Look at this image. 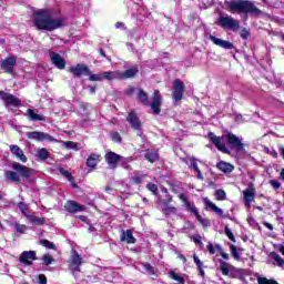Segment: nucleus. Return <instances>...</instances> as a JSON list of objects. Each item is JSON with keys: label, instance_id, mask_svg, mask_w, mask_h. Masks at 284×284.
<instances>
[{"label": "nucleus", "instance_id": "nucleus-1", "mask_svg": "<svg viewBox=\"0 0 284 284\" xmlns=\"http://www.w3.org/2000/svg\"><path fill=\"white\" fill-rule=\"evenodd\" d=\"M32 21L37 30H45L47 32H54L59 28L65 26V17L54 14L50 9H38L33 11Z\"/></svg>", "mask_w": 284, "mask_h": 284}, {"label": "nucleus", "instance_id": "nucleus-2", "mask_svg": "<svg viewBox=\"0 0 284 284\" xmlns=\"http://www.w3.org/2000/svg\"><path fill=\"white\" fill-rule=\"evenodd\" d=\"M229 10L234 14V12H244L245 14H253V17H261L262 11L254 2L250 0H232L229 2Z\"/></svg>", "mask_w": 284, "mask_h": 284}, {"label": "nucleus", "instance_id": "nucleus-3", "mask_svg": "<svg viewBox=\"0 0 284 284\" xmlns=\"http://www.w3.org/2000/svg\"><path fill=\"white\" fill-rule=\"evenodd\" d=\"M138 99L140 103H143V105H146V106L151 105V110H153L155 114H161V105L163 103V98L161 97V92H159V90L154 91L153 100L151 103H150V99L148 98V93H145L143 89H139Z\"/></svg>", "mask_w": 284, "mask_h": 284}, {"label": "nucleus", "instance_id": "nucleus-4", "mask_svg": "<svg viewBox=\"0 0 284 284\" xmlns=\"http://www.w3.org/2000/svg\"><path fill=\"white\" fill-rule=\"evenodd\" d=\"M216 26H220V28H223V30H232L233 32H236L241 28V22L232 16H222L217 19Z\"/></svg>", "mask_w": 284, "mask_h": 284}, {"label": "nucleus", "instance_id": "nucleus-5", "mask_svg": "<svg viewBox=\"0 0 284 284\" xmlns=\"http://www.w3.org/2000/svg\"><path fill=\"white\" fill-rule=\"evenodd\" d=\"M69 270L72 272L73 276L77 274V272H81V265H83V257L79 255V252L72 251L71 257L68 261Z\"/></svg>", "mask_w": 284, "mask_h": 284}, {"label": "nucleus", "instance_id": "nucleus-6", "mask_svg": "<svg viewBox=\"0 0 284 284\" xmlns=\"http://www.w3.org/2000/svg\"><path fill=\"white\" fill-rule=\"evenodd\" d=\"M211 143L217 148L220 152H223L224 154H230V150L227 146H225V138L223 136H216V134L209 132L207 134Z\"/></svg>", "mask_w": 284, "mask_h": 284}, {"label": "nucleus", "instance_id": "nucleus-7", "mask_svg": "<svg viewBox=\"0 0 284 284\" xmlns=\"http://www.w3.org/2000/svg\"><path fill=\"white\" fill-rule=\"evenodd\" d=\"M28 139H32L33 141H48L49 143H57V139L54 136L43 133L41 131H32L27 133Z\"/></svg>", "mask_w": 284, "mask_h": 284}, {"label": "nucleus", "instance_id": "nucleus-8", "mask_svg": "<svg viewBox=\"0 0 284 284\" xmlns=\"http://www.w3.org/2000/svg\"><path fill=\"white\" fill-rule=\"evenodd\" d=\"M243 196H244V205L246 207H251L256 196V189L254 187V183L248 184V186L243 191Z\"/></svg>", "mask_w": 284, "mask_h": 284}, {"label": "nucleus", "instance_id": "nucleus-9", "mask_svg": "<svg viewBox=\"0 0 284 284\" xmlns=\"http://www.w3.org/2000/svg\"><path fill=\"white\" fill-rule=\"evenodd\" d=\"M0 99L7 106L12 105L13 108H19V105H21V100H19V98L11 93H6L4 91H0Z\"/></svg>", "mask_w": 284, "mask_h": 284}, {"label": "nucleus", "instance_id": "nucleus-10", "mask_svg": "<svg viewBox=\"0 0 284 284\" xmlns=\"http://www.w3.org/2000/svg\"><path fill=\"white\" fill-rule=\"evenodd\" d=\"M14 65H17V57L11 55L0 62V68L7 74H12L14 72Z\"/></svg>", "mask_w": 284, "mask_h": 284}, {"label": "nucleus", "instance_id": "nucleus-11", "mask_svg": "<svg viewBox=\"0 0 284 284\" xmlns=\"http://www.w3.org/2000/svg\"><path fill=\"white\" fill-rule=\"evenodd\" d=\"M185 92V84L183 81L176 79L173 82V99L174 101H181L183 93Z\"/></svg>", "mask_w": 284, "mask_h": 284}, {"label": "nucleus", "instance_id": "nucleus-12", "mask_svg": "<svg viewBox=\"0 0 284 284\" xmlns=\"http://www.w3.org/2000/svg\"><path fill=\"white\" fill-rule=\"evenodd\" d=\"M69 72L74 77H88V74H90V68L85 64L78 63L75 65H71L69 68Z\"/></svg>", "mask_w": 284, "mask_h": 284}, {"label": "nucleus", "instance_id": "nucleus-13", "mask_svg": "<svg viewBox=\"0 0 284 284\" xmlns=\"http://www.w3.org/2000/svg\"><path fill=\"white\" fill-rule=\"evenodd\" d=\"M12 170L18 171V174H20V176H22V179H30V176H32V169L19 163V162H13L11 164Z\"/></svg>", "mask_w": 284, "mask_h": 284}, {"label": "nucleus", "instance_id": "nucleus-14", "mask_svg": "<svg viewBox=\"0 0 284 284\" xmlns=\"http://www.w3.org/2000/svg\"><path fill=\"white\" fill-rule=\"evenodd\" d=\"M20 263L22 265L30 266L33 261H37V252L34 251H23L19 256Z\"/></svg>", "mask_w": 284, "mask_h": 284}, {"label": "nucleus", "instance_id": "nucleus-15", "mask_svg": "<svg viewBox=\"0 0 284 284\" xmlns=\"http://www.w3.org/2000/svg\"><path fill=\"white\" fill-rule=\"evenodd\" d=\"M49 59L51 63L58 68V70H65V59H63L61 54L50 51Z\"/></svg>", "mask_w": 284, "mask_h": 284}, {"label": "nucleus", "instance_id": "nucleus-16", "mask_svg": "<svg viewBox=\"0 0 284 284\" xmlns=\"http://www.w3.org/2000/svg\"><path fill=\"white\" fill-rule=\"evenodd\" d=\"M119 159H121V155L116 154L112 151L105 153V155H104V160L106 161L110 170H116V168L119 165Z\"/></svg>", "mask_w": 284, "mask_h": 284}, {"label": "nucleus", "instance_id": "nucleus-17", "mask_svg": "<svg viewBox=\"0 0 284 284\" xmlns=\"http://www.w3.org/2000/svg\"><path fill=\"white\" fill-rule=\"evenodd\" d=\"M9 150H10L12 156H16L18 159V161H21V163H28V156L26 155L23 150L21 148H19V145L11 144V145H9Z\"/></svg>", "mask_w": 284, "mask_h": 284}, {"label": "nucleus", "instance_id": "nucleus-18", "mask_svg": "<svg viewBox=\"0 0 284 284\" xmlns=\"http://www.w3.org/2000/svg\"><path fill=\"white\" fill-rule=\"evenodd\" d=\"M203 203L206 206V210H210L211 212H214L216 215L220 216V219H227L229 216L223 214V209L216 206V204L212 201H210V199L204 197L203 199Z\"/></svg>", "mask_w": 284, "mask_h": 284}, {"label": "nucleus", "instance_id": "nucleus-19", "mask_svg": "<svg viewBox=\"0 0 284 284\" xmlns=\"http://www.w3.org/2000/svg\"><path fill=\"white\" fill-rule=\"evenodd\" d=\"M226 141L229 145H232V148H235L237 152H243L244 144L243 142H241V139H239V136H236L234 133L226 134Z\"/></svg>", "mask_w": 284, "mask_h": 284}, {"label": "nucleus", "instance_id": "nucleus-20", "mask_svg": "<svg viewBox=\"0 0 284 284\" xmlns=\"http://www.w3.org/2000/svg\"><path fill=\"white\" fill-rule=\"evenodd\" d=\"M210 41L214 43V45H217L219 48H223L224 50H233L234 44L227 40H223L220 38H216L214 36H209Z\"/></svg>", "mask_w": 284, "mask_h": 284}, {"label": "nucleus", "instance_id": "nucleus-21", "mask_svg": "<svg viewBox=\"0 0 284 284\" xmlns=\"http://www.w3.org/2000/svg\"><path fill=\"white\" fill-rule=\"evenodd\" d=\"M64 209L67 212H70V214H77V212L85 211V205H81L75 201H68Z\"/></svg>", "mask_w": 284, "mask_h": 284}, {"label": "nucleus", "instance_id": "nucleus-22", "mask_svg": "<svg viewBox=\"0 0 284 284\" xmlns=\"http://www.w3.org/2000/svg\"><path fill=\"white\" fill-rule=\"evenodd\" d=\"M139 74V68L133 67L126 71H119V80L125 81L126 79H134Z\"/></svg>", "mask_w": 284, "mask_h": 284}, {"label": "nucleus", "instance_id": "nucleus-23", "mask_svg": "<svg viewBox=\"0 0 284 284\" xmlns=\"http://www.w3.org/2000/svg\"><path fill=\"white\" fill-rule=\"evenodd\" d=\"M126 121L128 123H130L133 130H141V120H139V116H136V113H134V111H131L128 114Z\"/></svg>", "mask_w": 284, "mask_h": 284}, {"label": "nucleus", "instance_id": "nucleus-24", "mask_svg": "<svg viewBox=\"0 0 284 284\" xmlns=\"http://www.w3.org/2000/svg\"><path fill=\"white\" fill-rule=\"evenodd\" d=\"M179 199H180V201H182V203H184V207H186V210H189V212H191L192 214H195V216L199 214V209H196L194 203H191L187 201V197L185 196V194L181 193L179 195Z\"/></svg>", "mask_w": 284, "mask_h": 284}, {"label": "nucleus", "instance_id": "nucleus-25", "mask_svg": "<svg viewBox=\"0 0 284 284\" xmlns=\"http://www.w3.org/2000/svg\"><path fill=\"white\" fill-rule=\"evenodd\" d=\"M120 240L122 242L128 243L129 245H132V244L136 243V239L132 234L131 230L122 231V233L120 235Z\"/></svg>", "mask_w": 284, "mask_h": 284}, {"label": "nucleus", "instance_id": "nucleus-26", "mask_svg": "<svg viewBox=\"0 0 284 284\" xmlns=\"http://www.w3.org/2000/svg\"><path fill=\"white\" fill-rule=\"evenodd\" d=\"M101 163V155L97 153H92L88 159H87V168L94 169Z\"/></svg>", "mask_w": 284, "mask_h": 284}, {"label": "nucleus", "instance_id": "nucleus-27", "mask_svg": "<svg viewBox=\"0 0 284 284\" xmlns=\"http://www.w3.org/2000/svg\"><path fill=\"white\" fill-rule=\"evenodd\" d=\"M24 116H27L29 121H45L43 114H38L34 112V109H28L24 113Z\"/></svg>", "mask_w": 284, "mask_h": 284}, {"label": "nucleus", "instance_id": "nucleus-28", "mask_svg": "<svg viewBox=\"0 0 284 284\" xmlns=\"http://www.w3.org/2000/svg\"><path fill=\"white\" fill-rule=\"evenodd\" d=\"M216 168H217V170H221V172H224L225 174H230V172L234 171V165H232L227 162H224V161L219 162L216 164Z\"/></svg>", "mask_w": 284, "mask_h": 284}, {"label": "nucleus", "instance_id": "nucleus-29", "mask_svg": "<svg viewBox=\"0 0 284 284\" xmlns=\"http://www.w3.org/2000/svg\"><path fill=\"white\" fill-rule=\"evenodd\" d=\"M4 176L7 181H11L12 183H21V178L19 176V173L14 171H6Z\"/></svg>", "mask_w": 284, "mask_h": 284}, {"label": "nucleus", "instance_id": "nucleus-30", "mask_svg": "<svg viewBox=\"0 0 284 284\" xmlns=\"http://www.w3.org/2000/svg\"><path fill=\"white\" fill-rule=\"evenodd\" d=\"M102 81H113L114 79L119 80V71H105L101 73Z\"/></svg>", "mask_w": 284, "mask_h": 284}, {"label": "nucleus", "instance_id": "nucleus-31", "mask_svg": "<svg viewBox=\"0 0 284 284\" xmlns=\"http://www.w3.org/2000/svg\"><path fill=\"white\" fill-rule=\"evenodd\" d=\"M271 258L274 261L273 265H277V267H284V260L276 252L270 253Z\"/></svg>", "mask_w": 284, "mask_h": 284}, {"label": "nucleus", "instance_id": "nucleus-32", "mask_svg": "<svg viewBox=\"0 0 284 284\" xmlns=\"http://www.w3.org/2000/svg\"><path fill=\"white\" fill-rule=\"evenodd\" d=\"M145 159L150 163H155V161H159V152L154 150H148L145 153Z\"/></svg>", "mask_w": 284, "mask_h": 284}, {"label": "nucleus", "instance_id": "nucleus-33", "mask_svg": "<svg viewBox=\"0 0 284 284\" xmlns=\"http://www.w3.org/2000/svg\"><path fill=\"white\" fill-rule=\"evenodd\" d=\"M27 219L33 225H44L45 224V219L39 217L37 215H27Z\"/></svg>", "mask_w": 284, "mask_h": 284}, {"label": "nucleus", "instance_id": "nucleus-34", "mask_svg": "<svg viewBox=\"0 0 284 284\" xmlns=\"http://www.w3.org/2000/svg\"><path fill=\"white\" fill-rule=\"evenodd\" d=\"M60 174H62V176H65V179H68V181L73 185V187H77V184H74V178L72 176V173L69 172L68 170L60 168L59 169Z\"/></svg>", "mask_w": 284, "mask_h": 284}, {"label": "nucleus", "instance_id": "nucleus-35", "mask_svg": "<svg viewBox=\"0 0 284 284\" xmlns=\"http://www.w3.org/2000/svg\"><path fill=\"white\" fill-rule=\"evenodd\" d=\"M232 267V265H230L227 262L221 260L220 261V270L223 274V276H227L230 274V268Z\"/></svg>", "mask_w": 284, "mask_h": 284}, {"label": "nucleus", "instance_id": "nucleus-36", "mask_svg": "<svg viewBox=\"0 0 284 284\" xmlns=\"http://www.w3.org/2000/svg\"><path fill=\"white\" fill-rule=\"evenodd\" d=\"M132 161H133L132 158H124L120 155L118 163H120V165H122V168H124L125 170H129L130 169L129 163H132Z\"/></svg>", "mask_w": 284, "mask_h": 284}, {"label": "nucleus", "instance_id": "nucleus-37", "mask_svg": "<svg viewBox=\"0 0 284 284\" xmlns=\"http://www.w3.org/2000/svg\"><path fill=\"white\" fill-rule=\"evenodd\" d=\"M62 145H64V148H67V150H74L75 152H78L79 150V144L72 141H62L61 142Z\"/></svg>", "mask_w": 284, "mask_h": 284}, {"label": "nucleus", "instance_id": "nucleus-38", "mask_svg": "<svg viewBox=\"0 0 284 284\" xmlns=\"http://www.w3.org/2000/svg\"><path fill=\"white\" fill-rule=\"evenodd\" d=\"M169 276L170 278H172L173 281H178V283H182L184 284L185 283V278L181 275H179L176 272L174 271H170L169 272Z\"/></svg>", "mask_w": 284, "mask_h": 284}, {"label": "nucleus", "instance_id": "nucleus-39", "mask_svg": "<svg viewBox=\"0 0 284 284\" xmlns=\"http://www.w3.org/2000/svg\"><path fill=\"white\" fill-rule=\"evenodd\" d=\"M37 156L40 158L41 161H48V158L50 156V152L47 151V149H39Z\"/></svg>", "mask_w": 284, "mask_h": 284}, {"label": "nucleus", "instance_id": "nucleus-40", "mask_svg": "<svg viewBox=\"0 0 284 284\" xmlns=\"http://www.w3.org/2000/svg\"><path fill=\"white\" fill-rule=\"evenodd\" d=\"M18 207H19L20 212H22L23 216H26L27 219H28V216H30L28 214V210H30V206H28V204L20 202V203H18Z\"/></svg>", "mask_w": 284, "mask_h": 284}, {"label": "nucleus", "instance_id": "nucleus-41", "mask_svg": "<svg viewBox=\"0 0 284 284\" xmlns=\"http://www.w3.org/2000/svg\"><path fill=\"white\" fill-rule=\"evenodd\" d=\"M231 254L235 261H241V254H239V251L236 250V245L231 244L230 245Z\"/></svg>", "mask_w": 284, "mask_h": 284}, {"label": "nucleus", "instance_id": "nucleus-42", "mask_svg": "<svg viewBox=\"0 0 284 284\" xmlns=\"http://www.w3.org/2000/svg\"><path fill=\"white\" fill-rule=\"evenodd\" d=\"M87 77H89V81H103L101 73H92L89 69V73H87Z\"/></svg>", "mask_w": 284, "mask_h": 284}, {"label": "nucleus", "instance_id": "nucleus-43", "mask_svg": "<svg viewBox=\"0 0 284 284\" xmlns=\"http://www.w3.org/2000/svg\"><path fill=\"white\" fill-rule=\"evenodd\" d=\"M257 284H278L276 280H268L267 277H257Z\"/></svg>", "mask_w": 284, "mask_h": 284}, {"label": "nucleus", "instance_id": "nucleus-44", "mask_svg": "<svg viewBox=\"0 0 284 284\" xmlns=\"http://www.w3.org/2000/svg\"><path fill=\"white\" fill-rule=\"evenodd\" d=\"M227 194L223 190H216L215 191V199L216 201H225Z\"/></svg>", "mask_w": 284, "mask_h": 284}, {"label": "nucleus", "instance_id": "nucleus-45", "mask_svg": "<svg viewBox=\"0 0 284 284\" xmlns=\"http://www.w3.org/2000/svg\"><path fill=\"white\" fill-rule=\"evenodd\" d=\"M224 234L227 235V239H230V241H232L233 243H236V237L234 236V233H232V230H230V226H225L224 229Z\"/></svg>", "mask_w": 284, "mask_h": 284}, {"label": "nucleus", "instance_id": "nucleus-46", "mask_svg": "<svg viewBox=\"0 0 284 284\" xmlns=\"http://www.w3.org/2000/svg\"><path fill=\"white\" fill-rule=\"evenodd\" d=\"M42 261L43 265H52V263H54V258L50 254H44Z\"/></svg>", "mask_w": 284, "mask_h": 284}, {"label": "nucleus", "instance_id": "nucleus-47", "mask_svg": "<svg viewBox=\"0 0 284 284\" xmlns=\"http://www.w3.org/2000/svg\"><path fill=\"white\" fill-rule=\"evenodd\" d=\"M146 189L149 192H152V194L156 195L159 193V186L154 183L146 184Z\"/></svg>", "mask_w": 284, "mask_h": 284}, {"label": "nucleus", "instance_id": "nucleus-48", "mask_svg": "<svg viewBox=\"0 0 284 284\" xmlns=\"http://www.w3.org/2000/svg\"><path fill=\"white\" fill-rule=\"evenodd\" d=\"M14 227L20 234H26V230H28V226L26 224L16 223Z\"/></svg>", "mask_w": 284, "mask_h": 284}, {"label": "nucleus", "instance_id": "nucleus-49", "mask_svg": "<svg viewBox=\"0 0 284 284\" xmlns=\"http://www.w3.org/2000/svg\"><path fill=\"white\" fill-rule=\"evenodd\" d=\"M191 239L193 243H195V245H199V247L203 250V242L201 241V235H193Z\"/></svg>", "mask_w": 284, "mask_h": 284}, {"label": "nucleus", "instance_id": "nucleus-50", "mask_svg": "<svg viewBox=\"0 0 284 284\" xmlns=\"http://www.w3.org/2000/svg\"><path fill=\"white\" fill-rule=\"evenodd\" d=\"M195 216L197 221L201 223V225H203V227H207L210 225V221L206 219H203L201 214L197 213Z\"/></svg>", "mask_w": 284, "mask_h": 284}, {"label": "nucleus", "instance_id": "nucleus-51", "mask_svg": "<svg viewBox=\"0 0 284 284\" xmlns=\"http://www.w3.org/2000/svg\"><path fill=\"white\" fill-rule=\"evenodd\" d=\"M143 270L145 271L146 274L150 276L154 275V267L150 264H143Z\"/></svg>", "mask_w": 284, "mask_h": 284}, {"label": "nucleus", "instance_id": "nucleus-52", "mask_svg": "<svg viewBox=\"0 0 284 284\" xmlns=\"http://www.w3.org/2000/svg\"><path fill=\"white\" fill-rule=\"evenodd\" d=\"M41 245H43V247H47L48 250H54V243L48 240H42Z\"/></svg>", "mask_w": 284, "mask_h": 284}, {"label": "nucleus", "instance_id": "nucleus-53", "mask_svg": "<svg viewBox=\"0 0 284 284\" xmlns=\"http://www.w3.org/2000/svg\"><path fill=\"white\" fill-rule=\"evenodd\" d=\"M111 139L115 143H121V134H119V132H112L111 133Z\"/></svg>", "mask_w": 284, "mask_h": 284}, {"label": "nucleus", "instance_id": "nucleus-54", "mask_svg": "<svg viewBox=\"0 0 284 284\" xmlns=\"http://www.w3.org/2000/svg\"><path fill=\"white\" fill-rule=\"evenodd\" d=\"M176 212H178V210H176V207H174V206H166V207L164 209V213L168 214V215H170V214H176Z\"/></svg>", "mask_w": 284, "mask_h": 284}, {"label": "nucleus", "instance_id": "nucleus-55", "mask_svg": "<svg viewBox=\"0 0 284 284\" xmlns=\"http://www.w3.org/2000/svg\"><path fill=\"white\" fill-rule=\"evenodd\" d=\"M193 261H194L197 270H201V267H203V262L197 257L196 254L193 255Z\"/></svg>", "mask_w": 284, "mask_h": 284}, {"label": "nucleus", "instance_id": "nucleus-56", "mask_svg": "<svg viewBox=\"0 0 284 284\" xmlns=\"http://www.w3.org/2000/svg\"><path fill=\"white\" fill-rule=\"evenodd\" d=\"M270 185L273 186V190H280L281 189V182H278L276 180H271Z\"/></svg>", "mask_w": 284, "mask_h": 284}, {"label": "nucleus", "instance_id": "nucleus-57", "mask_svg": "<svg viewBox=\"0 0 284 284\" xmlns=\"http://www.w3.org/2000/svg\"><path fill=\"white\" fill-rule=\"evenodd\" d=\"M206 250L209 251V254H216V248H214V244H212V242H209Z\"/></svg>", "mask_w": 284, "mask_h": 284}, {"label": "nucleus", "instance_id": "nucleus-58", "mask_svg": "<svg viewBox=\"0 0 284 284\" xmlns=\"http://www.w3.org/2000/svg\"><path fill=\"white\" fill-rule=\"evenodd\" d=\"M143 179H145L144 175H136L132 178L133 183L140 184L143 183Z\"/></svg>", "mask_w": 284, "mask_h": 284}, {"label": "nucleus", "instance_id": "nucleus-59", "mask_svg": "<svg viewBox=\"0 0 284 284\" xmlns=\"http://www.w3.org/2000/svg\"><path fill=\"white\" fill-rule=\"evenodd\" d=\"M38 281H39V284H48V278L43 274L39 275Z\"/></svg>", "mask_w": 284, "mask_h": 284}, {"label": "nucleus", "instance_id": "nucleus-60", "mask_svg": "<svg viewBox=\"0 0 284 284\" xmlns=\"http://www.w3.org/2000/svg\"><path fill=\"white\" fill-rule=\"evenodd\" d=\"M241 37H242L243 39H250V31L243 29V30H242V33H241Z\"/></svg>", "mask_w": 284, "mask_h": 284}, {"label": "nucleus", "instance_id": "nucleus-61", "mask_svg": "<svg viewBox=\"0 0 284 284\" xmlns=\"http://www.w3.org/2000/svg\"><path fill=\"white\" fill-rule=\"evenodd\" d=\"M78 219H79V221H82V223L90 224V221H88V216H85V215H79Z\"/></svg>", "mask_w": 284, "mask_h": 284}, {"label": "nucleus", "instance_id": "nucleus-62", "mask_svg": "<svg viewBox=\"0 0 284 284\" xmlns=\"http://www.w3.org/2000/svg\"><path fill=\"white\" fill-rule=\"evenodd\" d=\"M220 255L222 258H224V261H230V254L225 253V251H221Z\"/></svg>", "mask_w": 284, "mask_h": 284}, {"label": "nucleus", "instance_id": "nucleus-63", "mask_svg": "<svg viewBox=\"0 0 284 284\" xmlns=\"http://www.w3.org/2000/svg\"><path fill=\"white\" fill-rule=\"evenodd\" d=\"M191 165H192V168H193V170H194L195 172L200 170V169H199V164L196 163V160H192V161H191Z\"/></svg>", "mask_w": 284, "mask_h": 284}, {"label": "nucleus", "instance_id": "nucleus-64", "mask_svg": "<svg viewBox=\"0 0 284 284\" xmlns=\"http://www.w3.org/2000/svg\"><path fill=\"white\" fill-rule=\"evenodd\" d=\"M277 250L278 252H281L282 256H284V245L283 244L277 245Z\"/></svg>", "mask_w": 284, "mask_h": 284}]
</instances>
